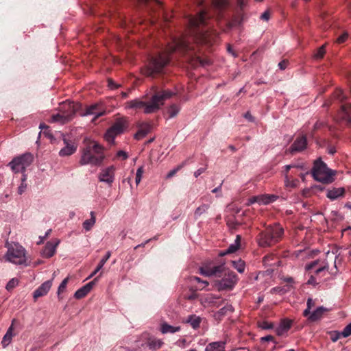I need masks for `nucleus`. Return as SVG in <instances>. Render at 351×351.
<instances>
[{"mask_svg": "<svg viewBox=\"0 0 351 351\" xmlns=\"http://www.w3.org/2000/svg\"><path fill=\"white\" fill-rule=\"evenodd\" d=\"M188 43L184 38L174 39L171 44H169L167 49L157 57L152 58L149 64L141 69L143 75L152 76L154 74L160 73L163 68L169 62V54L176 50H189Z\"/></svg>", "mask_w": 351, "mask_h": 351, "instance_id": "nucleus-1", "label": "nucleus"}, {"mask_svg": "<svg viewBox=\"0 0 351 351\" xmlns=\"http://www.w3.org/2000/svg\"><path fill=\"white\" fill-rule=\"evenodd\" d=\"M173 93L170 90H163L155 93L149 102L143 101L139 99H135L127 101L125 104V109H143L145 114H151L158 110L166 99L170 98Z\"/></svg>", "mask_w": 351, "mask_h": 351, "instance_id": "nucleus-2", "label": "nucleus"}, {"mask_svg": "<svg viewBox=\"0 0 351 351\" xmlns=\"http://www.w3.org/2000/svg\"><path fill=\"white\" fill-rule=\"evenodd\" d=\"M104 158L103 147L96 141H90L82 152L80 164V165L99 166L101 164Z\"/></svg>", "mask_w": 351, "mask_h": 351, "instance_id": "nucleus-3", "label": "nucleus"}, {"mask_svg": "<svg viewBox=\"0 0 351 351\" xmlns=\"http://www.w3.org/2000/svg\"><path fill=\"white\" fill-rule=\"evenodd\" d=\"M283 228L277 223L268 226L258 237L259 246L265 247L274 245L280 241L283 234Z\"/></svg>", "mask_w": 351, "mask_h": 351, "instance_id": "nucleus-4", "label": "nucleus"}, {"mask_svg": "<svg viewBox=\"0 0 351 351\" xmlns=\"http://www.w3.org/2000/svg\"><path fill=\"white\" fill-rule=\"evenodd\" d=\"M8 248L5 254L6 261L19 265H27L26 251L19 243H12L6 245Z\"/></svg>", "mask_w": 351, "mask_h": 351, "instance_id": "nucleus-5", "label": "nucleus"}, {"mask_svg": "<svg viewBox=\"0 0 351 351\" xmlns=\"http://www.w3.org/2000/svg\"><path fill=\"white\" fill-rule=\"evenodd\" d=\"M315 180L323 183H330L333 181L334 172L328 169L326 165L320 159L315 161L312 170Z\"/></svg>", "mask_w": 351, "mask_h": 351, "instance_id": "nucleus-6", "label": "nucleus"}, {"mask_svg": "<svg viewBox=\"0 0 351 351\" xmlns=\"http://www.w3.org/2000/svg\"><path fill=\"white\" fill-rule=\"evenodd\" d=\"M319 261H315L306 265L305 268L307 271L315 270V275H311L308 280L306 284L309 285L316 286L322 282L321 278L326 275L328 271V265L327 263H323L318 267Z\"/></svg>", "mask_w": 351, "mask_h": 351, "instance_id": "nucleus-7", "label": "nucleus"}, {"mask_svg": "<svg viewBox=\"0 0 351 351\" xmlns=\"http://www.w3.org/2000/svg\"><path fill=\"white\" fill-rule=\"evenodd\" d=\"M34 157L30 153H25L14 158L8 164L12 171L25 174L26 169L32 163Z\"/></svg>", "mask_w": 351, "mask_h": 351, "instance_id": "nucleus-8", "label": "nucleus"}, {"mask_svg": "<svg viewBox=\"0 0 351 351\" xmlns=\"http://www.w3.org/2000/svg\"><path fill=\"white\" fill-rule=\"evenodd\" d=\"M61 108L63 112L52 115V122H58L62 124L68 122L73 119L77 111L76 105L71 101L64 102Z\"/></svg>", "mask_w": 351, "mask_h": 351, "instance_id": "nucleus-9", "label": "nucleus"}, {"mask_svg": "<svg viewBox=\"0 0 351 351\" xmlns=\"http://www.w3.org/2000/svg\"><path fill=\"white\" fill-rule=\"evenodd\" d=\"M291 169H304V165L293 163V164L285 165L284 167L285 186L287 188L293 189V188L298 187V184H299V180L296 178H293V177H292V174H289V170Z\"/></svg>", "mask_w": 351, "mask_h": 351, "instance_id": "nucleus-10", "label": "nucleus"}, {"mask_svg": "<svg viewBox=\"0 0 351 351\" xmlns=\"http://www.w3.org/2000/svg\"><path fill=\"white\" fill-rule=\"evenodd\" d=\"M224 270V265H213L212 263H205L199 267V274L207 277L219 276Z\"/></svg>", "mask_w": 351, "mask_h": 351, "instance_id": "nucleus-11", "label": "nucleus"}, {"mask_svg": "<svg viewBox=\"0 0 351 351\" xmlns=\"http://www.w3.org/2000/svg\"><path fill=\"white\" fill-rule=\"evenodd\" d=\"M237 282V276L234 272H228L220 280L216 282V286L218 290L232 289Z\"/></svg>", "mask_w": 351, "mask_h": 351, "instance_id": "nucleus-12", "label": "nucleus"}, {"mask_svg": "<svg viewBox=\"0 0 351 351\" xmlns=\"http://www.w3.org/2000/svg\"><path fill=\"white\" fill-rule=\"evenodd\" d=\"M19 325V323L16 319H13L12 320L11 324L8 328L1 341V346L3 348H5L12 342V337L16 335L14 330Z\"/></svg>", "mask_w": 351, "mask_h": 351, "instance_id": "nucleus-13", "label": "nucleus"}, {"mask_svg": "<svg viewBox=\"0 0 351 351\" xmlns=\"http://www.w3.org/2000/svg\"><path fill=\"white\" fill-rule=\"evenodd\" d=\"M278 199V196L275 195L262 194L256 196H253L248 199L247 205H251L254 203L259 204H268L275 202Z\"/></svg>", "mask_w": 351, "mask_h": 351, "instance_id": "nucleus-14", "label": "nucleus"}, {"mask_svg": "<svg viewBox=\"0 0 351 351\" xmlns=\"http://www.w3.org/2000/svg\"><path fill=\"white\" fill-rule=\"evenodd\" d=\"M114 171L115 167L113 165L101 169L99 174V180L111 184L114 180Z\"/></svg>", "mask_w": 351, "mask_h": 351, "instance_id": "nucleus-15", "label": "nucleus"}, {"mask_svg": "<svg viewBox=\"0 0 351 351\" xmlns=\"http://www.w3.org/2000/svg\"><path fill=\"white\" fill-rule=\"evenodd\" d=\"M59 243L60 240L57 239L47 242L41 252L42 256L44 258H51L53 256L56 252V248Z\"/></svg>", "mask_w": 351, "mask_h": 351, "instance_id": "nucleus-16", "label": "nucleus"}, {"mask_svg": "<svg viewBox=\"0 0 351 351\" xmlns=\"http://www.w3.org/2000/svg\"><path fill=\"white\" fill-rule=\"evenodd\" d=\"M307 145V141L305 136L298 137L290 147V152L293 154L299 152L306 149Z\"/></svg>", "mask_w": 351, "mask_h": 351, "instance_id": "nucleus-17", "label": "nucleus"}, {"mask_svg": "<svg viewBox=\"0 0 351 351\" xmlns=\"http://www.w3.org/2000/svg\"><path fill=\"white\" fill-rule=\"evenodd\" d=\"M53 284V280H49L44 282L38 289L34 292V298L37 299L38 298L44 296L50 290Z\"/></svg>", "mask_w": 351, "mask_h": 351, "instance_id": "nucleus-18", "label": "nucleus"}, {"mask_svg": "<svg viewBox=\"0 0 351 351\" xmlns=\"http://www.w3.org/2000/svg\"><path fill=\"white\" fill-rule=\"evenodd\" d=\"M206 17L207 13L205 11H202L197 16H191L189 19V22L191 27H197L205 23Z\"/></svg>", "mask_w": 351, "mask_h": 351, "instance_id": "nucleus-19", "label": "nucleus"}, {"mask_svg": "<svg viewBox=\"0 0 351 351\" xmlns=\"http://www.w3.org/2000/svg\"><path fill=\"white\" fill-rule=\"evenodd\" d=\"M98 104H93L86 108L85 112L82 114V116L94 115V119L104 115L105 111L103 110H98Z\"/></svg>", "mask_w": 351, "mask_h": 351, "instance_id": "nucleus-20", "label": "nucleus"}, {"mask_svg": "<svg viewBox=\"0 0 351 351\" xmlns=\"http://www.w3.org/2000/svg\"><path fill=\"white\" fill-rule=\"evenodd\" d=\"M93 286V282H90L77 289L74 293L75 298L81 299L84 298L91 291Z\"/></svg>", "mask_w": 351, "mask_h": 351, "instance_id": "nucleus-21", "label": "nucleus"}, {"mask_svg": "<svg viewBox=\"0 0 351 351\" xmlns=\"http://www.w3.org/2000/svg\"><path fill=\"white\" fill-rule=\"evenodd\" d=\"M65 146L61 149L59 152V155L60 156H68L73 154H74L77 150V146L72 143H69L66 139L64 140Z\"/></svg>", "mask_w": 351, "mask_h": 351, "instance_id": "nucleus-22", "label": "nucleus"}, {"mask_svg": "<svg viewBox=\"0 0 351 351\" xmlns=\"http://www.w3.org/2000/svg\"><path fill=\"white\" fill-rule=\"evenodd\" d=\"M339 116L341 119L351 123V104H345L341 106Z\"/></svg>", "mask_w": 351, "mask_h": 351, "instance_id": "nucleus-23", "label": "nucleus"}, {"mask_svg": "<svg viewBox=\"0 0 351 351\" xmlns=\"http://www.w3.org/2000/svg\"><path fill=\"white\" fill-rule=\"evenodd\" d=\"M241 239V237L240 235H237V237H236V239H235L234 243H232L231 245H230V246L228 247V248L227 250H226L223 252H221L219 253V255L221 256H223L226 254L234 253L236 251H237L240 247Z\"/></svg>", "mask_w": 351, "mask_h": 351, "instance_id": "nucleus-24", "label": "nucleus"}, {"mask_svg": "<svg viewBox=\"0 0 351 351\" xmlns=\"http://www.w3.org/2000/svg\"><path fill=\"white\" fill-rule=\"evenodd\" d=\"M127 127V121L125 119L121 118L117 119L114 123L110 128L112 131L117 134H121Z\"/></svg>", "mask_w": 351, "mask_h": 351, "instance_id": "nucleus-25", "label": "nucleus"}, {"mask_svg": "<svg viewBox=\"0 0 351 351\" xmlns=\"http://www.w3.org/2000/svg\"><path fill=\"white\" fill-rule=\"evenodd\" d=\"M225 345L222 341L212 342L206 346L205 351H225Z\"/></svg>", "mask_w": 351, "mask_h": 351, "instance_id": "nucleus-26", "label": "nucleus"}, {"mask_svg": "<svg viewBox=\"0 0 351 351\" xmlns=\"http://www.w3.org/2000/svg\"><path fill=\"white\" fill-rule=\"evenodd\" d=\"M325 311H326V308L323 306L317 307L312 313L307 316L308 319L312 322L316 321L322 317Z\"/></svg>", "mask_w": 351, "mask_h": 351, "instance_id": "nucleus-27", "label": "nucleus"}, {"mask_svg": "<svg viewBox=\"0 0 351 351\" xmlns=\"http://www.w3.org/2000/svg\"><path fill=\"white\" fill-rule=\"evenodd\" d=\"M345 190L343 188H334L328 191L327 197L330 199H335L342 196L344 194Z\"/></svg>", "mask_w": 351, "mask_h": 351, "instance_id": "nucleus-28", "label": "nucleus"}, {"mask_svg": "<svg viewBox=\"0 0 351 351\" xmlns=\"http://www.w3.org/2000/svg\"><path fill=\"white\" fill-rule=\"evenodd\" d=\"M110 256L111 252L110 251L107 252L105 256L99 261L94 271H93L92 274L88 276V279L93 277L99 271L102 269L106 261L110 258Z\"/></svg>", "mask_w": 351, "mask_h": 351, "instance_id": "nucleus-29", "label": "nucleus"}, {"mask_svg": "<svg viewBox=\"0 0 351 351\" xmlns=\"http://www.w3.org/2000/svg\"><path fill=\"white\" fill-rule=\"evenodd\" d=\"M90 215V218L85 220L82 223V226L86 231H90L96 222L95 212L91 211Z\"/></svg>", "mask_w": 351, "mask_h": 351, "instance_id": "nucleus-30", "label": "nucleus"}, {"mask_svg": "<svg viewBox=\"0 0 351 351\" xmlns=\"http://www.w3.org/2000/svg\"><path fill=\"white\" fill-rule=\"evenodd\" d=\"M180 330V326H173L167 323H162L160 326V331L162 334L175 333Z\"/></svg>", "mask_w": 351, "mask_h": 351, "instance_id": "nucleus-31", "label": "nucleus"}, {"mask_svg": "<svg viewBox=\"0 0 351 351\" xmlns=\"http://www.w3.org/2000/svg\"><path fill=\"white\" fill-rule=\"evenodd\" d=\"M150 126L147 123H144L141 126V128L135 134V138L139 140L144 138L149 132Z\"/></svg>", "mask_w": 351, "mask_h": 351, "instance_id": "nucleus-32", "label": "nucleus"}, {"mask_svg": "<svg viewBox=\"0 0 351 351\" xmlns=\"http://www.w3.org/2000/svg\"><path fill=\"white\" fill-rule=\"evenodd\" d=\"M186 322L190 324L193 328H199L201 323V318L195 315H189Z\"/></svg>", "mask_w": 351, "mask_h": 351, "instance_id": "nucleus-33", "label": "nucleus"}, {"mask_svg": "<svg viewBox=\"0 0 351 351\" xmlns=\"http://www.w3.org/2000/svg\"><path fill=\"white\" fill-rule=\"evenodd\" d=\"M228 4V0H213V8L221 12L223 10Z\"/></svg>", "mask_w": 351, "mask_h": 351, "instance_id": "nucleus-34", "label": "nucleus"}, {"mask_svg": "<svg viewBox=\"0 0 351 351\" xmlns=\"http://www.w3.org/2000/svg\"><path fill=\"white\" fill-rule=\"evenodd\" d=\"M199 41L205 44L211 45L215 40L214 37L210 34V33L205 32L201 36Z\"/></svg>", "mask_w": 351, "mask_h": 351, "instance_id": "nucleus-35", "label": "nucleus"}, {"mask_svg": "<svg viewBox=\"0 0 351 351\" xmlns=\"http://www.w3.org/2000/svg\"><path fill=\"white\" fill-rule=\"evenodd\" d=\"M180 110V108L176 104H172L167 109V113L169 114V119L175 117Z\"/></svg>", "mask_w": 351, "mask_h": 351, "instance_id": "nucleus-36", "label": "nucleus"}, {"mask_svg": "<svg viewBox=\"0 0 351 351\" xmlns=\"http://www.w3.org/2000/svg\"><path fill=\"white\" fill-rule=\"evenodd\" d=\"M232 265L236 269L238 272L243 273L245 268V264L243 261L241 259H239L238 261H232Z\"/></svg>", "mask_w": 351, "mask_h": 351, "instance_id": "nucleus-37", "label": "nucleus"}, {"mask_svg": "<svg viewBox=\"0 0 351 351\" xmlns=\"http://www.w3.org/2000/svg\"><path fill=\"white\" fill-rule=\"evenodd\" d=\"M69 280V277L65 278L62 281V282L60 283V285H59V287L58 288L57 294H58V297L60 300L62 299L60 294L65 291Z\"/></svg>", "mask_w": 351, "mask_h": 351, "instance_id": "nucleus-38", "label": "nucleus"}, {"mask_svg": "<svg viewBox=\"0 0 351 351\" xmlns=\"http://www.w3.org/2000/svg\"><path fill=\"white\" fill-rule=\"evenodd\" d=\"M118 135L117 132L112 131L110 128H109L104 135V138L107 142L109 143H113L115 137Z\"/></svg>", "mask_w": 351, "mask_h": 351, "instance_id": "nucleus-39", "label": "nucleus"}, {"mask_svg": "<svg viewBox=\"0 0 351 351\" xmlns=\"http://www.w3.org/2000/svg\"><path fill=\"white\" fill-rule=\"evenodd\" d=\"M209 208V206L208 204H203L199 207H197L195 212L194 215L196 218L200 217L202 214L205 213Z\"/></svg>", "mask_w": 351, "mask_h": 351, "instance_id": "nucleus-40", "label": "nucleus"}, {"mask_svg": "<svg viewBox=\"0 0 351 351\" xmlns=\"http://www.w3.org/2000/svg\"><path fill=\"white\" fill-rule=\"evenodd\" d=\"M186 165V162H184L181 163L180 165L176 167L174 169L171 170L166 176V179H169L174 176L178 171H179L180 169H182Z\"/></svg>", "mask_w": 351, "mask_h": 351, "instance_id": "nucleus-41", "label": "nucleus"}, {"mask_svg": "<svg viewBox=\"0 0 351 351\" xmlns=\"http://www.w3.org/2000/svg\"><path fill=\"white\" fill-rule=\"evenodd\" d=\"M19 283V280L16 278H13L11 280H9V282L7 283L5 286V289L8 291H11L14 288H15Z\"/></svg>", "mask_w": 351, "mask_h": 351, "instance_id": "nucleus-42", "label": "nucleus"}, {"mask_svg": "<svg viewBox=\"0 0 351 351\" xmlns=\"http://www.w3.org/2000/svg\"><path fill=\"white\" fill-rule=\"evenodd\" d=\"M143 173H144L143 166L139 167L136 171V177H135V182H136V185H138L141 182Z\"/></svg>", "mask_w": 351, "mask_h": 351, "instance_id": "nucleus-43", "label": "nucleus"}, {"mask_svg": "<svg viewBox=\"0 0 351 351\" xmlns=\"http://www.w3.org/2000/svg\"><path fill=\"white\" fill-rule=\"evenodd\" d=\"M325 53V46L322 45L316 51V52L313 55V57L315 59H321L324 57Z\"/></svg>", "mask_w": 351, "mask_h": 351, "instance_id": "nucleus-44", "label": "nucleus"}, {"mask_svg": "<svg viewBox=\"0 0 351 351\" xmlns=\"http://www.w3.org/2000/svg\"><path fill=\"white\" fill-rule=\"evenodd\" d=\"M26 179H27L26 175L23 174L22 180H21V184L19 186V189H18V192L19 194H22L26 189V187H27V184L25 183Z\"/></svg>", "mask_w": 351, "mask_h": 351, "instance_id": "nucleus-45", "label": "nucleus"}, {"mask_svg": "<svg viewBox=\"0 0 351 351\" xmlns=\"http://www.w3.org/2000/svg\"><path fill=\"white\" fill-rule=\"evenodd\" d=\"M307 308L304 311L303 315L307 317L310 314L311 308L314 306V302L311 298L307 300Z\"/></svg>", "mask_w": 351, "mask_h": 351, "instance_id": "nucleus-46", "label": "nucleus"}, {"mask_svg": "<svg viewBox=\"0 0 351 351\" xmlns=\"http://www.w3.org/2000/svg\"><path fill=\"white\" fill-rule=\"evenodd\" d=\"M291 321L289 319L283 320L280 324V328L282 330H288L291 326Z\"/></svg>", "mask_w": 351, "mask_h": 351, "instance_id": "nucleus-47", "label": "nucleus"}, {"mask_svg": "<svg viewBox=\"0 0 351 351\" xmlns=\"http://www.w3.org/2000/svg\"><path fill=\"white\" fill-rule=\"evenodd\" d=\"M258 326L264 330L271 329L274 327V325L271 322H268L267 321H263L259 323Z\"/></svg>", "mask_w": 351, "mask_h": 351, "instance_id": "nucleus-48", "label": "nucleus"}, {"mask_svg": "<svg viewBox=\"0 0 351 351\" xmlns=\"http://www.w3.org/2000/svg\"><path fill=\"white\" fill-rule=\"evenodd\" d=\"M341 335L343 337H348L351 335V323L348 324L343 330L341 331Z\"/></svg>", "mask_w": 351, "mask_h": 351, "instance_id": "nucleus-49", "label": "nucleus"}, {"mask_svg": "<svg viewBox=\"0 0 351 351\" xmlns=\"http://www.w3.org/2000/svg\"><path fill=\"white\" fill-rule=\"evenodd\" d=\"M335 97L340 101L346 99V97L341 89H337L335 92Z\"/></svg>", "mask_w": 351, "mask_h": 351, "instance_id": "nucleus-50", "label": "nucleus"}, {"mask_svg": "<svg viewBox=\"0 0 351 351\" xmlns=\"http://www.w3.org/2000/svg\"><path fill=\"white\" fill-rule=\"evenodd\" d=\"M341 337H342L341 332L334 331L330 335V339L333 342L337 341Z\"/></svg>", "mask_w": 351, "mask_h": 351, "instance_id": "nucleus-51", "label": "nucleus"}, {"mask_svg": "<svg viewBox=\"0 0 351 351\" xmlns=\"http://www.w3.org/2000/svg\"><path fill=\"white\" fill-rule=\"evenodd\" d=\"M228 311H232V306L231 305H227L221 308L217 314L219 315H223Z\"/></svg>", "mask_w": 351, "mask_h": 351, "instance_id": "nucleus-52", "label": "nucleus"}, {"mask_svg": "<svg viewBox=\"0 0 351 351\" xmlns=\"http://www.w3.org/2000/svg\"><path fill=\"white\" fill-rule=\"evenodd\" d=\"M348 38V34L347 32H344L343 34H342L341 36H339L337 38V42L339 44L341 43H344L347 38Z\"/></svg>", "mask_w": 351, "mask_h": 351, "instance_id": "nucleus-53", "label": "nucleus"}, {"mask_svg": "<svg viewBox=\"0 0 351 351\" xmlns=\"http://www.w3.org/2000/svg\"><path fill=\"white\" fill-rule=\"evenodd\" d=\"M117 157L121 158L122 160H126L128 158V155L125 151L119 150L117 153Z\"/></svg>", "mask_w": 351, "mask_h": 351, "instance_id": "nucleus-54", "label": "nucleus"}, {"mask_svg": "<svg viewBox=\"0 0 351 351\" xmlns=\"http://www.w3.org/2000/svg\"><path fill=\"white\" fill-rule=\"evenodd\" d=\"M108 86L110 89L112 90L117 88L119 86V84H117L113 80L110 79L108 80Z\"/></svg>", "mask_w": 351, "mask_h": 351, "instance_id": "nucleus-55", "label": "nucleus"}, {"mask_svg": "<svg viewBox=\"0 0 351 351\" xmlns=\"http://www.w3.org/2000/svg\"><path fill=\"white\" fill-rule=\"evenodd\" d=\"M206 167H201L198 169L194 172V176L195 178H198L202 173H203L206 171Z\"/></svg>", "mask_w": 351, "mask_h": 351, "instance_id": "nucleus-56", "label": "nucleus"}, {"mask_svg": "<svg viewBox=\"0 0 351 351\" xmlns=\"http://www.w3.org/2000/svg\"><path fill=\"white\" fill-rule=\"evenodd\" d=\"M274 338L271 335H267L265 337H261V341L262 342H263V341H274Z\"/></svg>", "mask_w": 351, "mask_h": 351, "instance_id": "nucleus-57", "label": "nucleus"}, {"mask_svg": "<svg viewBox=\"0 0 351 351\" xmlns=\"http://www.w3.org/2000/svg\"><path fill=\"white\" fill-rule=\"evenodd\" d=\"M287 64H288V62L286 60H282L281 62H279L278 64V66L279 68L281 69V70H284L287 68Z\"/></svg>", "mask_w": 351, "mask_h": 351, "instance_id": "nucleus-58", "label": "nucleus"}, {"mask_svg": "<svg viewBox=\"0 0 351 351\" xmlns=\"http://www.w3.org/2000/svg\"><path fill=\"white\" fill-rule=\"evenodd\" d=\"M305 169V168L304 169H291L289 170V174H292V177H293L294 176L297 175L298 173H299V172L302 171H304Z\"/></svg>", "mask_w": 351, "mask_h": 351, "instance_id": "nucleus-59", "label": "nucleus"}, {"mask_svg": "<svg viewBox=\"0 0 351 351\" xmlns=\"http://www.w3.org/2000/svg\"><path fill=\"white\" fill-rule=\"evenodd\" d=\"M261 19H263V20L267 21L269 19V12H267V11L264 12L261 14Z\"/></svg>", "mask_w": 351, "mask_h": 351, "instance_id": "nucleus-60", "label": "nucleus"}, {"mask_svg": "<svg viewBox=\"0 0 351 351\" xmlns=\"http://www.w3.org/2000/svg\"><path fill=\"white\" fill-rule=\"evenodd\" d=\"M237 5L240 8L241 10H243L245 6V0H237Z\"/></svg>", "mask_w": 351, "mask_h": 351, "instance_id": "nucleus-61", "label": "nucleus"}, {"mask_svg": "<svg viewBox=\"0 0 351 351\" xmlns=\"http://www.w3.org/2000/svg\"><path fill=\"white\" fill-rule=\"evenodd\" d=\"M221 185H222V183L219 186H217V187L215 188L214 189H213L212 190V193H216L220 191L221 189Z\"/></svg>", "mask_w": 351, "mask_h": 351, "instance_id": "nucleus-62", "label": "nucleus"}, {"mask_svg": "<svg viewBox=\"0 0 351 351\" xmlns=\"http://www.w3.org/2000/svg\"><path fill=\"white\" fill-rule=\"evenodd\" d=\"M245 117L249 119L250 121H253V117L249 112L245 114Z\"/></svg>", "mask_w": 351, "mask_h": 351, "instance_id": "nucleus-63", "label": "nucleus"}, {"mask_svg": "<svg viewBox=\"0 0 351 351\" xmlns=\"http://www.w3.org/2000/svg\"><path fill=\"white\" fill-rule=\"evenodd\" d=\"M227 50L228 51L231 53L232 56H236V55L234 54V51H232V49L231 47V46L230 45H228L227 46Z\"/></svg>", "mask_w": 351, "mask_h": 351, "instance_id": "nucleus-64", "label": "nucleus"}]
</instances>
